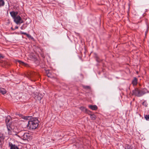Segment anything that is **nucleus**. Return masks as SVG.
Returning <instances> with one entry per match:
<instances>
[{"label": "nucleus", "instance_id": "1", "mask_svg": "<svg viewBox=\"0 0 149 149\" xmlns=\"http://www.w3.org/2000/svg\"><path fill=\"white\" fill-rule=\"evenodd\" d=\"M39 121L36 118L32 119L28 121L27 127L32 130L36 129L38 125Z\"/></svg>", "mask_w": 149, "mask_h": 149}, {"label": "nucleus", "instance_id": "2", "mask_svg": "<svg viewBox=\"0 0 149 149\" xmlns=\"http://www.w3.org/2000/svg\"><path fill=\"white\" fill-rule=\"evenodd\" d=\"M146 93V92L144 89L141 90H139L137 88H136L132 91V95H134L138 97H140Z\"/></svg>", "mask_w": 149, "mask_h": 149}, {"label": "nucleus", "instance_id": "3", "mask_svg": "<svg viewBox=\"0 0 149 149\" xmlns=\"http://www.w3.org/2000/svg\"><path fill=\"white\" fill-rule=\"evenodd\" d=\"M5 122L6 124L7 127L11 126L12 123V119L10 116H8L5 119Z\"/></svg>", "mask_w": 149, "mask_h": 149}, {"label": "nucleus", "instance_id": "4", "mask_svg": "<svg viewBox=\"0 0 149 149\" xmlns=\"http://www.w3.org/2000/svg\"><path fill=\"white\" fill-rule=\"evenodd\" d=\"M14 21L17 24L23 23V21L19 16H17L14 19Z\"/></svg>", "mask_w": 149, "mask_h": 149}, {"label": "nucleus", "instance_id": "5", "mask_svg": "<svg viewBox=\"0 0 149 149\" xmlns=\"http://www.w3.org/2000/svg\"><path fill=\"white\" fill-rule=\"evenodd\" d=\"M28 75L29 77L33 78H36L37 76H38L37 73L33 71L28 72Z\"/></svg>", "mask_w": 149, "mask_h": 149}, {"label": "nucleus", "instance_id": "6", "mask_svg": "<svg viewBox=\"0 0 149 149\" xmlns=\"http://www.w3.org/2000/svg\"><path fill=\"white\" fill-rule=\"evenodd\" d=\"M22 138L24 140H27L28 139H30V134L27 132L24 133L22 136H21Z\"/></svg>", "mask_w": 149, "mask_h": 149}, {"label": "nucleus", "instance_id": "7", "mask_svg": "<svg viewBox=\"0 0 149 149\" xmlns=\"http://www.w3.org/2000/svg\"><path fill=\"white\" fill-rule=\"evenodd\" d=\"M9 147L10 149H19V148L15 144H13L11 142L9 143Z\"/></svg>", "mask_w": 149, "mask_h": 149}, {"label": "nucleus", "instance_id": "8", "mask_svg": "<svg viewBox=\"0 0 149 149\" xmlns=\"http://www.w3.org/2000/svg\"><path fill=\"white\" fill-rule=\"evenodd\" d=\"M34 98L36 100H40L42 98V95L40 94H38L37 95L36 94L34 95Z\"/></svg>", "mask_w": 149, "mask_h": 149}, {"label": "nucleus", "instance_id": "9", "mask_svg": "<svg viewBox=\"0 0 149 149\" xmlns=\"http://www.w3.org/2000/svg\"><path fill=\"white\" fill-rule=\"evenodd\" d=\"M4 137L3 136V134H0V145L3 144L4 143Z\"/></svg>", "mask_w": 149, "mask_h": 149}, {"label": "nucleus", "instance_id": "10", "mask_svg": "<svg viewBox=\"0 0 149 149\" xmlns=\"http://www.w3.org/2000/svg\"><path fill=\"white\" fill-rule=\"evenodd\" d=\"M88 107L93 110H97V107L95 105H90L88 106Z\"/></svg>", "mask_w": 149, "mask_h": 149}, {"label": "nucleus", "instance_id": "11", "mask_svg": "<svg viewBox=\"0 0 149 149\" xmlns=\"http://www.w3.org/2000/svg\"><path fill=\"white\" fill-rule=\"evenodd\" d=\"M137 83V79L136 77H134L132 81V84L133 86H136Z\"/></svg>", "mask_w": 149, "mask_h": 149}, {"label": "nucleus", "instance_id": "12", "mask_svg": "<svg viewBox=\"0 0 149 149\" xmlns=\"http://www.w3.org/2000/svg\"><path fill=\"white\" fill-rule=\"evenodd\" d=\"M7 127V130H8V133L9 135L12 134L11 130H12V127L11 126H8Z\"/></svg>", "mask_w": 149, "mask_h": 149}, {"label": "nucleus", "instance_id": "13", "mask_svg": "<svg viewBox=\"0 0 149 149\" xmlns=\"http://www.w3.org/2000/svg\"><path fill=\"white\" fill-rule=\"evenodd\" d=\"M46 73L47 74V76L48 77L52 78L53 76L51 73L50 72L49 70L46 71Z\"/></svg>", "mask_w": 149, "mask_h": 149}, {"label": "nucleus", "instance_id": "14", "mask_svg": "<svg viewBox=\"0 0 149 149\" xmlns=\"http://www.w3.org/2000/svg\"><path fill=\"white\" fill-rule=\"evenodd\" d=\"M16 61L19 63V64L28 67L29 66V65L28 64L20 60H17V61Z\"/></svg>", "mask_w": 149, "mask_h": 149}, {"label": "nucleus", "instance_id": "15", "mask_svg": "<svg viewBox=\"0 0 149 149\" xmlns=\"http://www.w3.org/2000/svg\"><path fill=\"white\" fill-rule=\"evenodd\" d=\"M0 93L4 95L6 93V90L3 88H0Z\"/></svg>", "mask_w": 149, "mask_h": 149}, {"label": "nucleus", "instance_id": "16", "mask_svg": "<svg viewBox=\"0 0 149 149\" xmlns=\"http://www.w3.org/2000/svg\"><path fill=\"white\" fill-rule=\"evenodd\" d=\"M10 13L11 16L13 19H14L17 16L15 15V12L14 11H12L11 12H10Z\"/></svg>", "mask_w": 149, "mask_h": 149}, {"label": "nucleus", "instance_id": "17", "mask_svg": "<svg viewBox=\"0 0 149 149\" xmlns=\"http://www.w3.org/2000/svg\"><path fill=\"white\" fill-rule=\"evenodd\" d=\"M20 33L21 34H24L26 35V36L29 38H30L31 37V36L30 34H27L26 33L22 31H21Z\"/></svg>", "mask_w": 149, "mask_h": 149}, {"label": "nucleus", "instance_id": "18", "mask_svg": "<svg viewBox=\"0 0 149 149\" xmlns=\"http://www.w3.org/2000/svg\"><path fill=\"white\" fill-rule=\"evenodd\" d=\"M90 118L92 120H94L96 119V117L94 114H91L90 115Z\"/></svg>", "mask_w": 149, "mask_h": 149}, {"label": "nucleus", "instance_id": "19", "mask_svg": "<svg viewBox=\"0 0 149 149\" xmlns=\"http://www.w3.org/2000/svg\"><path fill=\"white\" fill-rule=\"evenodd\" d=\"M125 149H132V146L128 144H126L125 145Z\"/></svg>", "mask_w": 149, "mask_h": 149}, {"label": "nucleus", "instance_id": "20", "mask_svg": "<svg viewBox=\"0 0 149 149\" xmlns=\"http://www.w3.org/2000/svg\"><path fill=\"white\" fill-rule=\"evenodd\" d=\"M5 3L3 0H0V7L4 6Z\"/></svg>", "mask_w": 149, "mask_h": 149}, {"label": "nucleus", "instance_id": "21", "mask_svg": "<svg viewBox=\"0 0 149 149\" xmlns=\"http://www.w3.org/2000/svg\"><path fill=\"white\" fill-rule=\"evenodd\" d=\"M85 112L88 113V115H91L92 114V112L88 110L87 109H85Z\"/></svg>", "mask_w": 149, "mask_h": 149}, {"label": "nucleus", "instance_id": "22", "mask_svg": "<svg viewBox=\"0 0 149 149\" xmlns=\"http://www.w3.org/2000/svg\"><path fill=\"white\" fill-rule=\"evenodd\" d=\"M27 27L26 24H24L20 28L22 30L24 29Z\"/></svg>", "mask_w": 149, "mask_h": 149}, {"label": "nucleus", "instance_id": "23", "mask_svg": "<svg viewBox=\"0 0 149 149\" xmlns=\"http://www.w3.org/2000/svg\"><path fill=\"white\" fill-rule=\"evenodd\" d=\"M144 118L146 120L149 121V115H145Z\"/></svg>", "mask_w": 149, "mask_h": 149}, {"label": "nucleus", "instance_id": "24", "mask_svg": "<svg viewBox=\"0 0 149 149\" xmlns=\"http://www.w3.org/2000/svg\"><path fill=\"white\" fill-rule=\"evenodd\" d=\"M79 109L81 110L82 111L85 112V109H86L84 107H81L79 108Z\"/></svg>", "mask_w": 149, "mask_h": 149}, {"label": "nucleus", "instance_id": "25", "mask_svg": "<svg viewBox=\"0 0 149 149\" xmlns=\"http://www.w3.org/2000/svg\"><path fill=\"white\" fill-rule=\"evenodd\" d=\"M83 88L86 89H90V87L89 86H83Z\"/></svg>", "mask_w": 149, "mask_h": 149}, {"label": "nucleus", "instance_id": "26", "mask_svg": "<svg viewBox=\"0 0 149 149\" xmlns=\"http://www.w3.org/2000/svg\"><path fill=\"white\" fill-rule=\"evenodd\" d=\"M142 104L143 106H144L146 107L147 106V104L146 102V101L143 102L142 103Z\"/></svg>", "mask_w": 149, "mask_h": 149}, {"label": "nucleus", "instance_id": "27", "mask_svg": "<svg viewBox=\"0 0 149 149\" xmlns=\"http://www.w3.org/2000/svg\"><path fill=\"white\" fill-rule=\"evenodd\" d=\"M96 61L98 62H100L101 61V60L99 59V58L97 57H96Z\"/></svg>", "mask_w": 149, "mask_h": 149}, {"label": "nucleus", "instance_id": "28", "mask_svg": "<svg viewBox=\"0 0 149 149\" xmlns=\"http://www.w3.org/2000/svg\"><path fill=\"white\" fill-rule=\"evenodd\" d=\"M41 56L43 58H45V55H44V54H41Z\"/></svg>", "mask_w": 149, "mask_h": 149}, {"label": "nucleus", "instance_id": "29", "mask_svg": "<svg viewBox=\"0 0 149 149\" xmlns=\"http://www.w3.org/2000/svg\"><path fill=\"white\" fill-rule=\"evenodd\" d=\"M15 15H16V16H17V15L18 14V12L17 11H16V12H15Z\"/></svg>", "mask_w": 149, "mask_h": 149}, {"label": "nucleus", "instance_id": "30", "mask_svg": "<svg viewBox=\"0 0 149 149\" xmlns=\"http://www.w3.org/2000/svg\"><path fill=\"white\" fill-rule=\"evenodd\" d=\"M37 60V58H36V57H34L33 58V60L34 61H36Z\"/></svg>", "mask_w": 149, "mask_h": 149}, {"label": "nucleus", "instance_id": "31", "mask_svg": "<svg viewBox=\"0 0 149 149\" xmlns=\"http://www.w3.org/2000/svg\"><path fill=\"white\" fill-rule=\"evenodd\" d=\"M27 117H26V116H24L23 118L24 119H27Z\"/></svg>", "mask_w": 149, "mask_h": 149}, {"label": "nucleus", "instance_id": "32", "mask_svg": "<svg viewBox=\"0 0 149 149\" xmlns=\"http://www.w3.org/2000/svg\"><path fill=\"white\" fill-rule=\"evenodd\" d=\"M18 133H16V134H15V135H16V136H18V137H20V136H19V135H17V134H18Z\"/></svg>", "mask_w": 149, "mask_h": 149}, {"label": "nucleus", "instance_id": "33", "mask_svg": "<svg viewBox=\"0 0 149 149\" xmlns=\"http://www.w3.org/2000/svg\"><path fill=\"white\" fill-rule=\"evenodd\" d=\"M3 58V56H2L1 54H0V58Z\"/></svg>", "mask_w": 149, "mask_h": 149}, {"label": "nucleus", "instance_id": "34", "mask_svg": "<svg viewBox=\"0 0 149 149\" xmlns=\"http://www.w3.org/2000/svg\"><path fill=\"white\" fill-rule=\"evenodd\" d=\"M18 27L17 26H16L15 27V29H18Z\"/></svg>", "mask_w": 149, "mask_h": 149}, {"label": "nucleus", "instance_id": "35", "mask_svg": "<svg viewBox=\"0 0 149 149\" xmlns=\"http://www.w3.org/2000/svg\"><path fill=\"white\" fill-rule=\"evenodd\" d=\"M11 29H12L13 30H15V29H14L12 27H11Z\"/></svg>", "mask_w": 149, "mask_h": 149}, {"label": "nucleus", "instance_id": "36", "mask_svg": "<svg viewBox=\"0 0 149 149\" xmlns=\"http://www.w3.org/2000/svg\"><path fill=\"white\" fill-rule=\"evenodd\" d=\"M148 32V31H146V33H145V35H146V34H147V32Z\"/></svg>", "mask_w": 149, "mask_h": 149}]
</instances>
